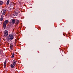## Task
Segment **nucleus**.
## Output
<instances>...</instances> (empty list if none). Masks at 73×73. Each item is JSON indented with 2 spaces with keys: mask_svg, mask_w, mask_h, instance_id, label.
<instances>
[{
  "mask_svg": "<svg viewBox=\"0 0 73 73\" xmlns=\"http://www.w3.org/2000/svg\"><path fill=\"white\" fill-rule=\"evenodd\" d=\"M3 26L4 29H5V28H6V24H5V23H3Z\"/></svg>",
  "mask_w": 73,
  "mask_h": 73,
  "instance_id": "obj_7",
  "label": "nucleus"
},
{
  "mask_svg": "<svg viewBox=\"0 0 73 73\" xmlns=\"http://www.w3.org/2000/svg\"><path fill=\"white\" fill-rule=\"evenodd\" d=\"M13 46V45H11V44L10 45V49L11 50H12V49Z\"/></svg>",
  "mask_w": 73,
  "mask_h": 73,
  "instance_id": "obj_13",
  "label": "nucleus"
},
{
  "mask_svg": "<svg viewBox=\"0 0 73 73\" xmlns=\"http://www.w3.org/2000/svg\"><path fill=\"white\" fill-rule=\"evenodd\" d=\"M14 54H15V53H13V54H12V56H11L12 58H13V57H14Z\"/></svg>",
  "mask_w": 73,
  "mask_h": 73,
  "instance_id": "obj_10",
  "label": "nucleus"
},
{
  "mask_svg": "<svg viewBox=\"0 0 73 73\" xmlns=\"http://www.w3.org/2000/svg\"><path fill=\"white\" fill-rule=\"evenodd\" d=\"M10 5L11 7H13V4L11 3V4Z\"/></svg>",
  "mask_w": 73,
  "mask_h": 73,
  "instance_id": "obj_16",
  "label": "nucleus"
},
{
  "mask_svg": "<svg viewBox=\"0 0 73 73\" xmlns=\"http://www.w3.org/2000/svg\"><path fill=\"white\" fill-rule=\"evenodd\" d=\"M19 20H17V21L16 22V24L17 25H18L19 24Z\"/></svg>",
  "mask_w": 73,
  "mask_h": 73,
  "instance_id": "obj_9",
  "label": "nucleus"
},
{
  "mask_svg": "<svg viewBox=\"0 0 73 73\" xmlns=\"http://www.w3.org/2000/svg\"><path fill=\"white\" fill-rule=\"evenodd\" d=\"M15 22V19H12L11 20V23L12 25H14Z\"/></svg>",
  "mask_w": 73,
  "mask_h": 73,
  "instance_id": "obj_2",
  "label": "nucleus"
},
{
  "mask_svg": "<svg viewBox=\"0 0 73 73\" xmlns=\"http://www.w3.org/2000/svg\"><path fill=\"white\" fill-rule=\"evenodd\" d=\"M4 4V2L3 1H0V5H3Z\"/></svg>",
  "mask_w": 73,
  "mask_h": 73,
  "instance_id": "obj_11",
  "label": "nucleus"
},
{
  "mask_svg": "<svg viewBox=\"0 0 73 73\" xmlns=\"http://www.w3.org/2000/svg\"><path fill=\"white\" fill-rule=\"evenodd\" d=\"M1 42V40H0V42Z\"/></svg>",
  "mask_w": 73,
  "mask_h": 73,
  "instance_id": "obj_19",
  "label": "nucleus"
},
{
  "mask_svg": "<svg viewBox=\"0 0 73 73\" xmlns=\"http://www.w3.org/2000/svg\"><path fill=\"white\" fill-rule=\"evenodd\" d=\"M9 0H8L7 1V5H8V4H9Z\"/></svg>",
  "mask_w": 73,
  "mask_h": 73,
  "instance_id": "obj_12",
  "label": "nucleus"
},
{
  "mask_svg": "<svg viewBox=\"0 0 73 73\" xmlns=\"http://www.w3.org/2000/svg\"><path fill=\"white\" fill-rule=\"evenodd\" d=\"M5 23V24H8V23H9V21H8V20H6L5 21H4L3 22V23Z\"/></svg>",
  "mask_w": 73,
  "mask_h": 73,
  "instance_id": "obj_5",
  "label": "nucleus"
},
{
  "mask_svg": "<svg viewBox=\"0 0 73 73\" xmlns=\"http://www.w3.org/2000/svg\"><path fill=\"white\" fill-rule=\"evenodd\" d=\"M18 13H19V11H17L15 12V14L16 16H17V15H18Z\"/></svg>",
  "mask_w": 73,
  "mask_h": 73,
  "instance_id": "obj_14",
  "label": "nucleus"
},
{
  "mask_svg": "<svg viewBox=\"0 0 73 73\" xmlns=\"http://www.w3.org/2000/svg\"><path fill=\"white\" fill-rule=\"evenodd\" d=\"M4 67L5 68H6V64H4Z\"/></svg>",
  "mask_w": 73,
  "mask_h": 73,
  "instance_id": "obj_18",
  "label": "nucleus"
},
{
  "mask_svg": "<svg viewBox=\"0 0 73 73\" xmlns=\"http://www.w3.org/2000/svg\"><path fill=\"white\" fill-rule=\"evenodd\" d=\"M7 62V61L5 60V61L4 63V65H6V63Z\"/></svg>",
  "mask_w": 73,
  "mask_h": 73,
  "instance_id": "obj_17",
  "label": "nucleus"
},
{
  "mask_svg": "<svg viewBox=\"0 0 73 73\" xmlns=\"http://www.w3.org/2000/svg\"><path fill=\"white\" fill-rule=\"evenodd\" d=\"M8 35V31L7 30H5L4 32V35L5 37H7Z\"/></svg>",
  "mask_w": 73,
  "mask_h": 73,
  "instance_id": "obj_3",
  "label": "nucleus"
},
{
  "mask_svg": "<svg viewBox=\"0 0 73 73\" xmlns=\"http://www.w3.org/2000/svg\"><path fill=\"white\" fill-rule=\"evenodd\" d=\"M14 37V34H11L9 35V36L8 37L9 40H12L13 38Z\"/></svg>",
  "mask_w": 73,
  "mask_h": 73,
  "instance_id": "obj_1",
  "label": "nucleus"
},
{
  "mask_svg": "<svg viewBox=\"0 0 73 73\" xmlns=\"http://www.w3.org/2000/svg\"><path fill=\"white\" fill-rule=\"evenodd\" d=\"M11 66L12 68H14V66H13V65L12 64H11Z\"/></svg>",
  "mask_w": 73,
  "mask_h": 73,
  "instance_id": "obj_15",
  "label": "nucleus"
},
{
  "mask_svg": "<svg viewBox=\"0 0 73 73\" xmlns=\"http://www.w3.org/2000/svg\"><path fill=\"white\" fill-rule=\"evenodd\" d=\"M16 61H15V60H14L13 61V64L14 66L16 65Z\"/></svg>",
  "mask_w": 73,
  "mask_h": 73,
  "instance_id": "obj_4",
  "label": "nucleus"
},
{
  "mask_svg": "<svg viewBox=\"0 0 73 73\" xmlns=\"http://www.w3.org/2000/svg\"><path fill=\"white\" fill-rule=\"evenodd\" d=\"M3 20V15H1L0 21H2Z\"/></svg>",
  "mask_w": 73,
  "mask_h": 73,
  "instance_id": "obj_6",
  "label": "nucleus"
},
{
  "mask_svg": "<svg viewBox=\"0 0 73 73\" xmlns=\"http://www.w3.org/2000/svg\"><path fill=\"white\" fill-rule=\"evenodd\" d=\"M5 12H6V10H4L3 11V14L4 15L5 14Z\"/></svg>",
  "mask_w": 73,
  "mask_h": 73,
  "instance_id": "obj_8",
  "label": "nucleus"
}]
</instances>
